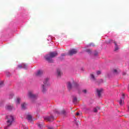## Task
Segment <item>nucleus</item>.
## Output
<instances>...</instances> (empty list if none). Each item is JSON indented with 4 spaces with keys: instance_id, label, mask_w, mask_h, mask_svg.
<instances>
[{
    "instance_id": "nucleus-1",
    "label": "nucleus",
    "mask_w": 129,
    "mask_h": 129,
    "mask_svg": "<svg viewBox=\"0 0 129 129\" xmlns=\"http://www.w3.org/2000/svg\"><path fill=\"white\" fill-rule=\"evenodd\" d=\"M56 56H58V52L57 51H53L46 54L44 58L46 61H48V63H54L53 58H55Z\"/></svg>"
},
{
    "instance_id": "nucleus-2",
    "label": "nucleus",
    "mask_w": 129,
    "mask_h": 129,
    "mask_svg": "<svg viewBox=\"0 0 129 129\" xmlns=\"http://www.w3.org/2000/svg\"><path fill=\"white\" fill-rule=\"evenodd\" d=\"M49 81V78H46L44 79L43 81V84L42 85V92L45 93L46 91H47V89H46V87L49 85L48 84V82Z\"/></svg>"
},
{
    "instance_id": "nucleus-3",
    "label": "nucleus",
    "mask_w": 129,
    "mask_h": 129,
    "mask_svg": "<svg viewBox=\"0 0 129 129\" xmlns=\"http://www.w3.org/2000/svg\"><path fill=\"white\" fill-rule=\"evenodd\" d=\"M7 126H10V125H12V124L14 122V116L10 115V116H7Z\"/></svg>"
},
{
    "instance_id": "nucleus-4",
    "label": "nucleus",
    "mask_w": 129,
    "mask_h": 129,
    "mask_svg": "<svg viewBox=\"0 0 129 129\" xmlns=\"http://www.w3.org/2000/svg\"><path fill=\"white\" fill-rule=\"evenodd\" d=\"M77 49H72L69 51V55H70V56H73V55L77 54Z\"/></svg>"
},
{
    "instance_id": "nucleus-5",
    "label": "nucleus",
    "mask_w": 129,
    "mask_h": 129,
    "mask_svg": "<svg viewBox=\"0 0 129 129\" xmlns=\"http://www.w3.org/2000/svg\"><path fill=\"white\" fill-rule=\"evenodd\" d=\"M44 119L47 120V121H53V120L55 119V118H54L53 115H51L50 116L45 117Z\"/></svg>"
},
{
    "instance_id": "nucleus-6",
    "label": "nucleus",
    "mask_w": 129,
    "mask_h": 129,
    "mask_svg": "<svg viewBox=\"0 0 129 129\" xmlns=\"http://www.w3.org/2000/svg\"><path fill=\"white\" fill-rule=\"evenodd\" d=\"M28 96L30 98H37V95L34 94L33 92H29L28 93Z\"/></svg>"
},
{
    "instance_id": "nucleus-7",
    "label": "nucleus",
    "mask_w": 129,
    "mask_h": 129,
    "mask_svg": "<svg viewBox=\"0 0 129 129\" xmlns=\"http://www.w3.org/2000/svg\"><path fill=\"white\" fill-rule=\"evenodd\" d=\"M44 74V71L42 70H39L37 71V72L36 74V76H38V77H40V76H42Z\"/></svg>"
},
{
    "instance_id": "nucleus-8",
    "label": "nucleus",
    "mask_w": 129,
    "mask_h": 129,
    "mask_svg": "<svg viewBox=\"0 0 129 129\" xmlns=\"http://www.w3.org/2000/svg\"><path fill=\"white\" fill-rule=\"evenodd\" d=\"M18 68H24V69H27L28 68V64L23 63L22 64H20L18 66Z\"/></svg>"
},
{
    "instance_id": "nucleus-9",
    "label": "nucleus",
    "mask_w": 129,
    "mask_h": 129,
    "mask_svg": "<svg viewBox=\"0 0 129 129\" xmlns=\"http://www.w3.org/2000/svg\"><path fill=\"white\" fill-rule=\"evenodd\" d=\"M102 90H103L102 89H97L96 90L97 93L99 97H100V96H101V92H102Z\"/></svg>"
},
{
    "instance_id": "nucleus-10",
    "label": "nucleus",
    "mask_w": 129,
    "mask_h": 129,
    "mask_svg": "<svg viewBox=\"0 0 129 129\" xmlns=\"http://www.w3.org/2000/svg\"><path fill=\"white\" fill-rule=\"evenodd\" d=\"M124 99V94H122V97L119 102L120 105H122V102H123Z\"/></svg>"
},
{
    "instance_id": "nucleus-11",
    "label": "nucleus",
    "mask_w": 129,
    "mask_h": 129,
    "mask_svg": "<svg viewBox=\"0 0 129 129\" xmlns=\"http://www.w3.org/2000/svg\"><path fill=\"white\" fill-rule=\"evenodd\" d=\"M56 75L57 77H60L61 75H62V72H61V70L59 69L56 70Z\"/></svg>"
},
{
    "instance_id": "nucleus-12",
    "label": "nucleus",
    "mask_w": 129,
    "mask_h": 129,
    "mask_svg": "<svg viewBox=\"0 0 129 129\" xmlns=\"http://www.w3.org/2000/svg\"><path fill=\"white\" fill-rule=\"evenodd\" d=\"M21 107H22V109L23 110H25V109H26V108H27V103H23L21 104Z\"/></svg>"
},
{
    "instance_id": "nucleus-13",
    "label": "nucleus",
    "mask_w": 129,
    "mask_h": 129,
    "mask_svg": "<svg viewBox=\"0 0 129 129\" xmlns=\"http://www.w3.org/2000/svg\"><path fill=\"white\" fill-rule=\"evenodd\" d=\"M67 87L68 89L70 90L72 88V84H71V83L70 82H68L67 83Z\"/></svg>"
},
{
    "instance_id": "nucleus-14",
    "label": "nucleus",
    "mask_w": 129,
    "mask_h": 129,
    "mask_svg": "<svg viewBox=\"0 0 129 129\" xmlns=\"http://www.w3.org/2000/svg\"><path fill=\"white\" fill-rule=\"evenodd\" d=\"M113 43L115 45V51H117V50L119 49V47H118V45H117V43L115 41H114Z\"/></svg>"
},
{
    "instance_id": "nucleus-15",
    "label": "nucleus",
    "mask_w": 129,
    "mask_h": 129,
    "mask_svg": "<svg viewBox=\"0 0 129 129\" xmlns=\"http://www.w3.org/2000/svg\"><path fill=\"white\" fill-rule=\"evenodd\" d=\"M6 109L8 110H12V109H13V106L8 105L6 106Z\"/></svg>"
},
{
    "instance_id": "nucleus-16",
    "label": "nucleus",
    "mask_w": 129,
    "mask_h": 129,
    "mask_svg": "<svg viewBox=\"0 0 129 129\" xmlns=\"http://www.w3.org/2000/svg\"><path fill=\"white\" fill-rule=\"evenodd\" d=\"M27 119H28V120L32 121V115H27Z\"/></svg>"
},
{
    "instance_id": "nucleus-17",
    "label": "nucleus",
    "mask_w": 129,
    "mask_h": 129,
    "mask_svg": "<svg viewBox=\"0 0 129 129\" xmlns=\"http://www.w3.org/2000/svg\"><path fill=\"white\" fill-rule=\"evenodd\" d=\"M37 125L39 128H42L43 126V123H37Z\"/></svg>"
},
{
    "instance_id": "nucleus-18",
    "label": "nucleus",
    "mask_w": 129,
    "mask_h": 129,
    "mask_svg": "<svg viewBox=\"0 0 129 129\" xmlns=\"http://www.w3.org/2000/svg\"><path fill=\"white\" fill-rule=\"evenodd\" d=\"M91 78L92 80H95V77H94V75L93 74H91Z\"/></svg>"
},
{
    "instance_id": "nucleus-19",
    "label": "nucleus",
    "mask_w": 129,
    "mask_h": 129,
    "mask_svg": "<svg viewBox=\"0 0 129 129\" xmlns=\"http://www.w3.org/2000/svg\"><path fill=\"white\" fill-rule=\"evenodd\" d=\"M113 74L116 75V74H118V72L116 70H113Z\"/></svg>"
},
{
    "instance_id": "nucleus-20",
    "label": "nucleus",
    "mask_w": 129,
    "mask_h": 129,
    "mask_svg": "<svg viewBox=\"0 0 129 129\" xmlns=\"http://www.w3.org/2000/svg\"><path fill=\"white\" fill-rule=\"evenodd\" d=\"M77 102V98L76 97H74L73 98V102Z\"/></svg>"
},
{
    "instance_id": "nucleus-21",
    "label": "nucleus",
    "mask_w": 129,
    "mask_h": 129,
    "mask_svg": "<svg viewBox=\"0 0 129 129\" xmlns=\"http://www.w3.org/2000/svg\"><path fill=\"white\" fill-rule=\"evenodd\" d=\"M82 92H83V93H84L85 94H86L87 93V90H86V89L83 90Z\"/></svg>"
},
{
    "instance_id": "nucleus-22",
    "label": "nucleus",
    "mask_w": 129,
    "mask_h": 129,
    "mask_svg": "<svg viewBox=\"0 0 129 129\" xmlns=\"http://www.w3.org/2000/svg\"><path fill=\"white\" fill-rule=\"evenodd\" d=\"M21 100V99L20 98H18L17 100V103L19 104H20V101Z\"/></svg>"
},
{
    "instance_id": "nucleus-23",
    "label": "nucleus",
    "mask_w": 129,
    "mask_h": 129,
    "mask_svg": "<svg viewBox=\"0 0 129 129\" xmlns=\"http://www.w3.org/2000/svg\"><path fill=\"white\" fill-rule=\"evenodd\" d=\"M3 85H4V82L1 81L0 82V88H1V87H2V86H3Z\"/></svg>"
},
{
    "instance_id": "nucleus-24",
    "label": "nucleus",
    "mask_w": 129,
    "mask_h": 129,
    "mask_svg": "<svg viewBox=\"0 0 129 129\" xmlns=\"http://www.w3.org/2000/svg\"><path fill=\"white\" fill-rule=\"evenodd\" d=\"M97 75H99L101 74V72H100V71H97Z\"/></svg>"
},
{
    "instance_id": "nucleus-25",
    "label": "nucleus",
    "mask_w": 129,
    "mask_h": 129,
    "mask_svg": "<svg viewBox=\"0 0 129 129\" xmlns=\"http://www.w3.org/2000/svg\"><path fill=\"white\" fill-rule=\"evenodd\" d=\"M91 51H92L91 49H87L86 50V52H87L88 53H91Z\"/></svg>"
},
{
    "instance_id": "nucleus-26",
    "label": "nucleus",
    "mask_w": 129,
    "mask_h": 129,
    "mask_svg": "<svg viewBox=\"0 0 129 129\" xmlns=\"http://www.w3.org/2000/svg\"><path fill=\"white\" fill-rule=\"evenodd\" d=\"M94 55V56H97V55H98V52H97V51H95Z\"/></svg>"
},
{
    "instance_id": "nucleus-27",
    "label": "nucleus",
    "mask_w": 129,
    "mask_h": 129,
    "mask_svg": "<svg viewBox=\"0 0 129 129\" xmlns=\"http://www.w3.org/2000/svg\"><path fill=\"white\" fill-rule=\"evenodd\" d=\"M98 110L96 108H94V112H97Z\"/></svg>"
},
{
    "instance_id": "nucleus-28",
    "label": "nucleus",
    "mask_w": 129,
    "mask_h": 129,
    "mask_svg": "<svg viewBox=\"0 0 129 129\" xmlns=\"http://www.w3.org/2000/svg\"><path fill=\"white\" fill-rule=\"evenodd\" d=\"M96 108L97 109V110H99L100 109V107H96Z\"/></svg>"
},
{
    "instance_id": "nucleus-29",
    "label": "nucleus",
    "mask_w": 129,
    "mask_h": 129,
    "mask_svg": "<svg viewBox=\"0 0 129 129\" xmlns=\"http://www.w3.org/2000/svg\"><path fill=\"white\" fill-rule=\"evenodd\" d=\"M76 115H77V116H78V115H80V113H79V112H77L76 113Z\"/></svg>"
},
{
    "instance_id": "nucleus-30",
    "label": "nucleus",
    "mask_w": 129,
    "mask_h": 129,
    "mask_svg": "<svg viewBox=\"0 0 129 129\" xmlns=\"http://www.w3.org/2000/svg\"><path fill=\"white\" fill-rule=\"evenodd\" d=\"M61 113L62 114H64L65 113V110H63L62 111H61Z\"/></svg>"
},
{
    "instance_id": "nucleus-31",
    "label": "nucleus",
    "mask_w": 129,
    "mask_h": 129,
    "mask_svg": "<svg viewBox=\"0 0 129 129\" xmlns=\"http://www.w3.org/2000/svg\"><path fill=\"white\" fill-rule=\"evenodd\" d=\"M56 113H57V114H59V112L58 111V110H56Z\"/></svg>"
},
{
    "instance_id": "nucleus-32",
    "label": "nucleus",
    "mask_w": 129,
    "mask_h": 129,
    "mask_svg": "<svg viewBox=\"0 0 129 129\" xmlns=\"http://www.w3.org/2000/svg\"><path fill=\"white\" fill-rule=\"evenodd\" d=\"M61 56H65V53H62V54H61Z\"/></svg>"
},
{
    "instance_id": "nucleus-33",
    "label": "nucleus",
    "mask_w": 129,
    "mask_h": 129,
    "mask_svg": "<svg viewBox=\"0 0 129 129\" xmlns=\"http://www.w3.org/2000/svg\"><path fill=\"white\" fill-rule=\"evenodd\" d=\"M48 129H54V128H53V127H48Z\"/></svg>"
},
{
    "instance_id": "nucleus-34",
    "label": "nucleus",
    "mask_w": 129,
    "mask_h": 129,
    "mask_svg": "<svg viewBox=\"0 0 129 129\" xmlns=\"http://www.w3.org/2000/svg\"><path fill=\"white\" fill-rule=\"evenodd\" d=\"M77 119V118H75V120H76Z\"/></svg>"
},
{
    "instance_id": "nucleus-35",
    "label": "nucleus",
    "mask_w": 129,
    "mask_h": 129,
    "mask_svg": "<svg viewBox=\"0 0 129 129\" xmlns=\"http://www.w3.org/2000/svg\"><path fill=\"white\" fill-rule=\"evenodd\" d=\"M128 110H129V106H128Z\"/></svg>"
}]
</instances>
